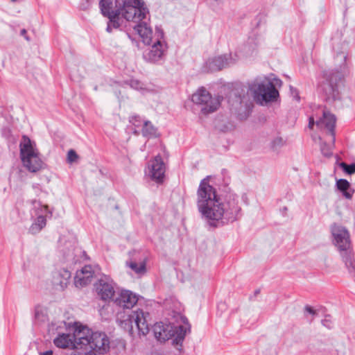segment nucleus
I'll return each instance as SVG.
<instances>
[{
	"instance_id": "25",
	"label": "nucleus",
	"mask_w": 355,
	"mask_h": 355,
	"mask_svg": "<svg viewBox=\"0 0 355 355\" xmlns=\"http://www.w3.org/2000/svg\"><path fill=\"white\" fill-rule=\"evenodd\" d=\"M119 15H120V14H118L117 9L114 13L105 15V17L109 19L106 28L108 33H111L113 28H118L120 26Z\"/></svg>"
},
{
	"instance_id": "15",
	"label": "nucleus",
	"mask_w": 355,
	"mask_h": 355,
	"mask_svg": "<svg viewBox=\"0 0 355 355\" xmlns=\"http://www.w3.org/2000/svg\"><path fill=\"white\" fill-rule=\"evenodd\" d=\"M335 245L342 251H347L350 249L351 241L349 234L347 229L341 225L334 224L331 228Z\"/></svg>"
},
{
	"instance_id": "35",
	"label": "nucleus",
	"mask_w": 355,
	"mask_h": 355,
	"mask_svg": "<svg viewBox=\"0 0 355 355\" xmlns=\"http://www.w3.org/2000/svg\"><path fill=\"white\" fill-rule=\"evenodd\" d=\"M130 123H132L135 126L139 127L141 123V121L139 116H132L130 117Z\"/></svg>"
},
{
	"instance_id": "30",
	"label": "nucleus",
	"mask_w": 355,
	"mask_h": 355,
	"mask_svg": "<svg viewBox=\"0 0 355 355\" xmlns=\"http://www.w3.org/2000/svg\"><path fill=\"white\" fill-rule=\"evenodd\" d=\"M340 166L349 175H352L355 173V164H347L345 162H341L340 164Z\"/></svg>"
},
{
	"instance_id": "18",
	"label": "nucleus",
	"mask_w": 355,
	"mask_h": 355,
	"mask_svg": "<svg viewBox=\"0 0 355 355\" xmlns=\"http://www.w3.org/2000/svg\"><path fill=\"white\" fill-rule=\"evenodd\" d=\"M336 116L330 113L329 111L323 112V116L316 122V125L321 129H326L331 135V141L332 144H334L335 138V125H336Z\"/></svg>"
},
{
	"instance_id": "16",
	"label": "nucleus",
	"mask_w": 355,
	"mask_h": 355,
	"mask_svg": "<svg viewBox=\"0 0 355 355\" xmlns=\"http://www.w3.org/2000/svg\"><path fill=\"white\" fill-rule=\"evenodd\" d=\"M166 172V166L159 155L156 156L148 165L147 174L157 183L163 182Z\"/></svg>"
},
{
	"instance_id": "26",
	"label": "nucleus",
	"mask_w": 355,
	"mask_h": 355,
	"mask_svg": "<svg viewBox=\"0 0 355 355\" xmlns=\"http://www.w3.org/2000/svg\"><path fill=\"white\" fill-rule=\"evenodd\" d=\"M113 1L114 0H100L101 11L104 16L116 12V10L112 9Z\"/></svg>"
},
{
	"instance_id": "4",
	"label": "nucleus",
	"mask_w": 355,
	"mask_h": 355,
	"mask_svg": "<svg viewBox=\"0 0 355 355\" xmlns=\"http://www.w3.org/2000/svg\"><path fill=\"white\" fill-rule=\"evenodd\" d=\"M183 324L173 327L171 324H164L162 322L155 323L153 327L155 338L163 343L173 338V345L181 347L186 334L190 331L191 326L186 318H182Z\"/></svg>"
},
{
	"instance_id": "40",
	"label": "nucleus",
	"mask_w": 355,
	"mask_h": 355,
	"mask_svg": "<svg viewBox=\"0 0 355 355\" xmlns=\"http://www.w3.org/2000/svg\"><path fill=\"white\" fill-rule=\"evenodd\" d=\"M305 311L311 315L315 314V311L309 306L305 307Z\"/></svg>"
},
{
	"instance_id": "24",
	"label": "nucleus",
	"mask_w": 355,
	"mask_h": 355,
	"mask_svg": "<svg viewBox=\"0 0 355 355\" xmlns=\"http://www.w3.org/2000/svg\"><path fill=\"white\" fill-rule=\"evenodd\" d=\"M338 189L343 193V195L347 199H351L354 190L350 188L349 182L345 179H340L336 182Z\"/></svg>"
},
{
	"instance_id": "17",
	"label": "nucleus",
	"mask_w": 355,
	"mask_h": 355,
	"mask_svg": "<svg viewBox=\"0 0 355 355\" xmlns=\"http://www.w3.org/2000/svg\"><path fill=\"white\" fill-rule=\"evenodd\" d=\"M224 218L230 221L236 220L241 215V208L239 204V197L236 195H230L226 198Z\"/></svg>"
},
{
	"instance_id": "10",
	"label": "nucleus",
	"mask_w": 355,
	"mask_h": 355,
	"mask_svg": "<svg viewBox=\"0 0 355 355\" xmlns=\"http://www.w3.org/2000/svg\"><path fill=\"white\" fill-rule=\"evenodd\" d=\"M191 101L194 103L202 106L201 112L204 114L215 112L220 104L219 98H213L204 87L198 89L192 95Z\"/></svg>"
},
{
	"instance_id": "44",
	"label": "nucleus",
	"mask_w": 355,
	"mask_h": 355,
	"mask_svg": "<svg viewBox=\"0 0 355 355\" xmlns=\"http://www.w3.org/2000/svg\"><path fill=\"white\" fill-rule=\"evenodd\" d=\"M116 3H118L119 4V6H121V2L119 1V0H117Z\"/></svg>"
},
{
	"instance_id": "34",
	"label": "nucleus",
	"mask_w": 355,
	"mask_h": 355,
	"mask_svg": "<svg viewBox=\"0 0 355 355\" xmlns=\"http://www.w3.org/2000/svg\"><path fill=\"white\" fill-rule=\"evenodd\" d=\"M130 87L135 89H141L143 88V85L137 80H131L130 81Z\"/></svg>"
},
{
	"instance_id": "9",
	"label": "nucleus",
	"mask_w": 355,
	"mask_h": 355,
	"mask_svg": "<svg viewBox=\"0 0 355 355\" xmlns=\"http://www.w3.org/2000/svg\"><path fill=\"white\" fill-rule=\"evenodd\" d=\"M30 203L31 205L30 209L31 217H35L36 218L31 225L29 232L33 234H35L40 232L46 226V217L48 214H51V213L49 211L48 207L42 205L40 201L33 200Z\"/></svg>"
},
{
	"instance_id": "43",
	"label": "nucleus",
	"mask_w": 355,
	"mask_h": 355,
	"mask_svg": "<svg viewBox=\"0 0 355 355\" xmlns=\"http://www.w3.org/2000/svg\"><path fill=\"white\" fill-rule=\"evenodd\" d=\"M295 98H296V99H297V101H299L300 97H299V96H298V95H296Z\"/></svg>"
},
{
	"instance_id": "33",
	"label": "nucleus",
	"mask_w": 355,
	"mask_h": 355,
	"mask_svg": "<svg viewBox=\"0 0 355 355\" xmlns=\"http://www.w3.org/2000/svg\"><path fill=\"white\" fill-rule=\"evenodd\" d=\"M78 158V155L73 150H70L67 154V159L69 162L71 163L75 162Z\"/></svg>"
},
{
	"instance_id": "31",
	"label": "nucleus",
	"mask_w": 355,
	"mask_h": 355,
	"mask_svg": "<svg viewBox=\"0 0 355 355\" xmlns=\"http://www.w3.org/2000/svg\"><path fill=\"white\" fill-rule=\"evenodd\" d=\"M320 150L322 153L326 157H329L332 155L331 147L328 146L326 143H323L321 144Z\"/></svg>"
},
{
	"instance_id": "19",
	"label": "nucleus",
	"mask_w": 355,
	"mask_h": 355,
	"mask_svg": "<svg viewBox=\"0 0 355 355\" xmlns=\"http://www.w3.org/2000/svg\"><path fill=\"white\" fill-rule=\"evenodd\" d=\"M94 270L89 265L84 266L80 270L77 271L74 284L76 287L81 288L89 284L94 276Z\"/></svg>"
},
{
	"instance_id": "6",
	"label": "nucleus",
	"mask_w": 355,
	"mask_h": 355,
	"mask_svg": "<svg viewBox=\"0 0 355 355\" xmlns=\"http://www.w3.org/2000/svg\"><path fill=\"white\" fill-rule=\"evenodd\" d=\"M122 6L117 10L127 21L138 23L146 18L148 13L144 3L141 0H121Z\"/></svg>"
},
{
	"instance_id": "38",
	"label": "nucleus",
	"mask_w": 355,
	"mask_h": 355,
	"mask_svg": "<svg viewBox=\"0 0 355 355\" xmlns=\"http://www.w3.org/2000/svg\"><path fill=\"white\" fill-rule=\"evenodd\" d=\"M42 308L40 306H37L35 307V316L36 318H40V313L42 312Z\"/></svg>"
},
{
	"instance_id": "11",
	"label": "nucleus",
	"mask_w": 355,
	"mask_h": 355,
	"mask_svg": "<svg viewBox=\"0 0 355 355\" xmlns=\"http://www.w3.org/2000/svg\"><path fill=\"white\" fill-rule=\"evenodd\" d=\"M202 217L211 225L224 218L225 206L220 198L198 209Z\"/></svg>"
},
{
	"instance_id": "7",
	"label": "nucleus",
	"mask_w": 355,
	"mask_h": 355,
	"mask_svg": "<svg viewBox=\"0 0 355 355\" xmlns=\"http://www.w3.org/2000/svg\"><path fill=\"white\" fill-rule=\"evenodd\" d=\"M342 85V75L338 72L329 73L325 74V80L320 85V89L327 101H335L340 98Z\"/></svg>"
},
{
	"instance_id": "1",
	"label": "nucleus",
	"mask_w": 355,
	"mask_h": 355,
	"mask_svg": "<svg viewBox=\"0 0 355 355\" xmlns=\"http://www.w3.org/2000/svg\"><path fill=\"white\" fill-rule=\"evenodd\" d=\"M138 300V295L129 290H121L114 299V303L123 308L116 313V323L132 336H146L150 331L147 321L149 313L141 309L130 310Z\"/></svg>"
},
{
	"instance_id": "2",
	"label": "nucleus",
	"mask_w": 355,
	"mask_h": 355,
	"mask_svg": "<svg viewBox=\"0 0 355 355\" xmlns=\"http://www.w3.org/2000/svg\"><path fill=\"white\" fill-rule=\"evenodd\" d=\"M20 159L23 166L30 173H37L46 167V164L36 147V144L26 135L19 144Z\"/></svg>"
},
{
	"instance_id": "22",
	"label": "nucleus",
	"mask_w": 355,
	"mask_h": 355,
	"mask_svg": "<svg viewBox=\"0 0 355 355\" xmlns=\"http://www.w3.org/2000/svg\"><path fill=\"white\" fill-rule=\"evenodd\" d=\"M70 277L71 272L68 270L61 269L54 274L53 283L63 289L69 284Z\"/></svg>"
},
{
	"instance_id": "13",
	"label": "nucleus",
	"mask_w": 355,
	"mask_h": 355,
	"mask_svg": "<svg viewBox=\"0 0 355 355\" xmlns=\"http://www.w3.org/2000/svg\"><path fill=\"white\" fill-rule=\"evenodd\" d=\"M115 286L116 284L110 276L103 275L95 282L94 288L101 300L110 302L114 295Z\"/></svg>"
},
{
	"instance_id": "32",
	"label": "nucleus",
	"mask_w": 355,
	"mask_h": 355,
	"mask_svg": "<svg viewBox=\"0 0 355 355\" xmlns=\"http://www.w3.org/2000/svg\"><path fill=\"white\" fill-rule=\"evenodd\" d=\"M239 100L241 106H242V104L244 103L245 107L247 110H248L250 107L252 103L250 102V97L248 95L243 96V98H241L239 97Z\"/></svg>"
},
{
	"instance_id": "29",
	"label": "nucleus",
	"mask_w": 355,
	"mask_h": 355,
	"mask_svg": "<svg viewBox=\"0 0 355 355\" xmlns=\"http://www.w3.org/2000/svg\"><path fill=\"white\" fill-rule=\"evenodd\" d=\"M128 266L137 274H144L146 272L145 262H141L139 263L136 262H130Z\"/></svg>"
},
{
	"instance_id": "41",
	"label": "nucleus",
	"mask_w": 355,
	"mask_h": 355,
	"mask_svg": "<svg viewBox=\"0 0 355 355\" xmlns=\"http://www.w3.org/2000/svg\"><path fill=\"white\" fill-rule=\"evenodd\" d=\"M20 34H21V35L24 36L27 41L30 40L29 37L26 35V29L21 30Z\"/></svg>"
},
{
	"instance_id": "12",
	"label": "nucleus",
	"mask_w": 355,
	"mask_h": 355,
	"mask_svg": "<svg viewBox=\"0 0 355 355\" xmlns=\"http://www.w3.org/2000/svg\"><path fill=\"white\" fill-rule=\"evenodd\" d=\"M219 198L216 189L209 183V177L201 180L197 191L196 203L198 209Z\"/></svg>"
},
{
	"instance_id": "39",
	"label": "nucleus",
	"mask_w": 355,
	"mask_h": 355,
	"mask_svg": "<svg viewBox=\"0 0 355 355\" xmlns=\"http://www.w3.org/2000/svg\"><path fill=\"white\" fill-rule=\"evenodd\" d=\"M314 123H315V121H314L313 118L312 116L309 117V125H308L309 128L313 129Z\"/></svg>"
},
{
	"instance_id": "8",
	"label": "nucleus",
	"mask_w": 355,
	"mask_h": 355,
	"mask_svg": "<svg viewBox=\"0 0 355 355\" xmlns=\"http://www.w3.org/2000/svg\"><path fill=\"white\" fill-rule=\"evenodd\" d=\"M84 330L87 331L85 326L76 322L73 326V334H59L53 340V343L56 347L62 349L78 348L79 345L81 347L78 334H80V337H82L83 334L85 332Z\"/></svg>"
},
{
	"instance_id": "28",
	"label": "nucleus",
	"mask_w": 355,
	"mask_h": 355,
	"mask_svg": "<svg viewBox=\"0 0 355 355\" xmlns=\"http://www.w3.org/2000/svg\"><path fill=\"white\" fill-rule=\"evenodd\" d=\"M286 145V140L280 136L275 137L270 142V146L273 151H277Z\"/></svg>"
},
{
	"instance_id": "3",
	"label": "nucleus",
	"mask_w": 355,
	"mask_h": 355,
	"mask_svg": "<svg viewBox=\"0 0 355 355\" xmlns=\"http://www.w3.org/2000/svg\"><path fill=\"white\" fill-rule=\"evenodd\" d=\"M282 80L273 78L272 81L267 78H256L248 85V91L250 92L254 100L261 105L277 101L279 97V92L275 86H281Z\"/></svg>"
},
{
	"instance_id": "20",
	"label": "nucleus",
	"mask_w": 355,
	"mask_h": 355,
	"mask_svg": "<svg viewBox=\"0 0 355 355\" xmlns=\"http://www.w3.org/2000/svg\"><path fill=\"white\" fill-rule=\"evenodd\" d=\"M234 62L235 60L232 59L231 55H224L209 60L207 64L210 70L218 71L230 66Z\"/></svg>"
},
{
	"instance_id": "14",
	"label": "nucleus",
	"mask_w": 355,
	"mask_h": 355,
	"mask_svg": "<svg viewBox=\"0 0 355 355\" xmlns=\"http://www.w3.org/2000/svg\"><path fill=\"white\" fill-rule=\"evenodd\" d=\"M158 36L160 37L153 40L150 49L144 53V58L147 61L155 62L161 60L164 55L167 47L163 40V33L160 32Z\"/></svg>"
},
{
	"instance_id": "21",
	"label": "nucleus",
	"mask_w": 355,
	"mask_h": 355,
	"mask_svg": "<svg viewBox=\"0 0 355 355\" xmlns=\"http://www.w3.org/2000/svg\"><path fill=\"white\" fill-rule=\"evenodd\" d=\"M134 29L142 39V42L147 45L153 43V31L146 21H139L134 26Z\"/></svg>"
},
{
	"instance_id": "42",
	"label": "nucleus",
	"mask_w": 355,
	"mask_h": 355,
	"mask_svg": "<svg viewBox=\"0 0 355 355\" xmlns=\"http://www.w3.org/2000/svg\"><path fill=\"white\" fill-rule=\"evenodd\" d=\"M40 355H53V351L52 350H47L44 352H40Z\"/></svg>"
},
{
	"instance_id": "27",
	"label": "nucleus",
	"mask_w": 355,
	"mask_h": 355,
	"mask_svg": "<svg viewBox=\"0 0 355 355\" xmlns=\"http://www.w3.org/2000/svg\"><path fill=\"white\" fill-rule=\"evenodd\" d=\"M141 132L143 136L146 137H153L156 135V128L149 121H144Z\"/></svg>"
},
{
	"instance_id": "45",
	"label": "nucleus",
	"mask_w": 355,
	"mask_h": 355,
	"mask_svg": "<svg viewBox=\"0 0 355 355\" xmlns=\"http://www.w3.org/2000/svg\"><path fill=\"white\" fill-rule=\"evenodd\" d=\"M11 1L15 2V1H17V0H11Z\"/></svg>"
},
{
	"instance_id": "23",
	"label": "nucleus",
	"mask_w": 355,
	"mask_h": 355,
	"mask_svg": "<svg viewBox=\"0 0 355 355\" xmlns=\"http://www.w3.org/2000/svg\"><path fill=\"white\" fill-rule=\"evenodd\" d=\"M342 257L349 272L355 278V254L352 252L349 249L347 251H344Z\"/></svg>"
},
{
	"instance_id": "5",
	"label": "nucleus",
	"mask_w": 355,
	"mask_h": 355,
	"mask_svg": "<svg viewBox=\"0 0 355 355\" xmlns=\"http://www.w3.org/2000/svg\"><path fill=\"white\" fill-rule=\"evenodd\" d=\"M85 330L82 337H79V343L81 344V348L89 346L93 351L99 354H105L110 349V340L107 336L103 332H92L85 326ZM80 334H78V336Z\"/></svg>"
},
{
	"instance_id": "37",
	"label": "nucleus",
	"mask_w": 355,
	"mask_h": 355,
	"mask_svg": "<svg viewBox=\"0 0 355 355\" xmlns=\"http://www.w3.org/2000/svg\"><path fill=\"white\" fill-rule=\"evenodd\" d=\"M71 355H96L94 352H73V353H71Z\"/></svg>"
},
{
	"instance_id": "36",
	"label": "nucleus",
	"mask_w": 355,
	"mask_h": 355,
	"mask_svg": "<svg viewBox=\"0 0 355 355\" xmlns=\"http://www.w3.org/2000/svg\"><path fill=\"white\" fill-rule=\"evenodd\" d=\"M322 324L328 329H331L333 326V322L330 318H326L322 320Z\"/></svg>"
}]
</instances>
